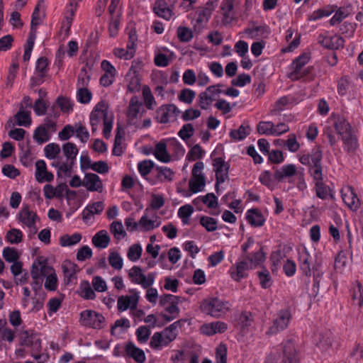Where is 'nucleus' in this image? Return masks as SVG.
<instances>
[{
  "label": "nucleus",
  "mask_w": 363,
  "mask_h": 363,
  "mask_svg": "<svg viewBox=\"0 0 363 363\" xmlns=\"http://www.w3.org/2000/svg\"><path fill=\"white\" fill-rule=\"evenodd\" d=\"M265 255L259 246H257V251L245 257L238 259L228 270V274L235 281H240L247 277L249 272L263 264Z\"/></svg>",
  "instance_id": "obj_1"
},
{
  "label": "nucleus",
  "mask_w": 363,
  "mask_h": 363,
  "mask_svg": "<svg viewBox=\"0 0 363 363\" xmlns=\"http://www.w3.org/2000/svg\"><path fill=\"white\" fill-rule=\"evenodd\" d=\"M90 124L92 131H95L101 120H103V135L109 138L113 125V113L109 111L108 104L104 100H101L93 108L89 115Z\"/></svg>",
  "instance_id": "obj_2"
},
{
  "label": "nucleus",
  "mask_w": 363,
  "mask_h": 363,
  "mask_svg": "<svg viewBox=\"0 0 363 363\" xmlns=\"http://www.w3.org/2000/svg\"><path fill=\"white\" fill-rule=\"evenodd\" d=\"M204 164L197 162L194 164L191 177L189 181V189L177 188V191L183 197H190L194 194L204 191L206 186V177L203 173Z\"/></svg>",
  "instance_id": "obj_3"
},
{
  "label": "nucleus",
  "mask_w": 363,
  "mask_h": 363,
  "mask_svg": "<svg viewBox=\"0 0 363 363\" xmlns=\"http://www.w3.org/2000/svg\"><path fill=\"white\" fill-rule=\"evenodd\" d=\"M179 327V323L176 321L162 331L155 333L150 338V347L155 350H162L167 347L177 338Z\"/></svg>",
  "instance_id": "obj_4"
},
{
  "label": "nucleus",
  "mask_w": 363,
  "mask_h": 363,
  "mask_svg": "<svg viewBox=\"0 0 363 363\" xmlns=\"http://www.w3.org/2000/svg\"><path fill=\"white\" fill-rule=\"evenodd\" d=\"M169 150H174L177 157H182L185 153V149L183 145L175 138L169 139L167 143L160 142L156 144L154 150L155 158L163 163H168L172 160V156L168 152Z\"/></svg>",
  "instance_id": "obj_5"
},
{
  "label": "nucleus",
  "mask_w": 363,
  "mask_h": 363,
  "mask_svg": "<svg viewBox=\"0 0 363 363\" xmlns=\"http://www.w3.org/2000/svg\"><path fill=\"white\" fill-rule=\"evenodd\" d=\"M231 304L229 301L218 298L210 297L202 301L200 309L203 313L213 318H220L230 311Z\"/></svg>",
  "instance_id": "obj_6"
},
{
  "label": "nucleus",
  "mask_w": 363,
  "mask_h": 363,
  "mask_svg": "<svg viewBox=\"0 0 363 363\" xmlns=\"http://www.w3.org/2000/svg\"><path fill=\"white\" fill-rule=\"evenodd\" d=\"M315 345L322 353L331 354L339 347L337 338L330 330H325L318 334Z\"/></svg>",
  "instance_id": "obj_7"
},
{
  "label": "nucleus",
  "mask_w": 363,
  "mask_h": 363,
  "mask_svg": "<svg viewBox=\"0 0 363 363\" xmlns=\"http://www.w3.org/2000/svg\"><path fill=\"white\" fill-rule=\"evenodd\" d=\"M128 277L131 283L147 289L154 284L156 275L152 272L145 274L140 267L133 266L129 269Z\"/></svg>",
  "instance_id": "obj_8"
},
{
  "label": "nucleus",
  "mask_w": 363,
  "mask_h": 363,
  "mask_svg": "<svg viewBox=\"0 0 363 363\" xmlns=\"http://www.w3.org/2000/svg\"><path fill=\"white\" fill-rule=\"evenodd\" d=\"M139 224L140 233H150L161 225L162 218L147 208L139 219Z\"/></svg>",
  "instance_id": "obj_9"
},
{
  "label": "nucleus",
  "mask_w": 363,
  "mask_h": 363,
  "mask_svg": "<svg viewBox=\"0 0 363 363\" xmlns=\"http://www.w3.org/2000/svg\"><path fill=\"white\" fill-rule=\"evenodd\" d=\"M53 270V267L48 264L46 259L38 258L33 262L30 269V275L34 280V284H40L43 279Z\"/></svg>",
  "instance_id": "obj_10"
},
{
  "label": "nucleus",
  "mask_w": 363,
  "mask_h": 363,
  "mask_svg": "<svg viewBox=\"0 0 363 363\" xmlns=\"http://www.w3.org/2000/svg\"><path fill=\"white\" fill-rule=\"evenodd\" d=\"M80 322L84 326L101 329L104 325L105 318L100 313L92 310H85L81 313Z\"/></svg>",
  "instance_id": "obj_11"
},
{
  "label": "nucleus",
  "mask_w": 363,
  "mask_h": 363,
  "mask_svg": "<svg viewBox=\"0 0 363 363\" xmlns=\"http://www.w3.org/2000/svg\"><path fill=\"white\" fill-rule=\"evenodd\" d=\"M221 84L209 86L199 96V104L202 109H208L213 102L223 93Z\"/></svg>",
  "instance_id": "obj_12"
},
{
  "label": "nucleus",
  "mask_w": 363,
  "mask_h": 363,
  "mask_svg": "<svg viewBox=\"0 0 363 363\" xmlns=\"http://www.w3.org/2000/svg\"><path fill=\"white\" fill-rule=\"evenodd\" d=\"M17 216L19 223L30 229H35V224L40 220L36 212L31 210L28 205L23 206Z\"/></svg>",
  "instance_id": "obj_13"
},
{
  "label": "nucleus",
  "mask_w": 363,
  "mask_h": 363,
  "mask_svg": "<svg viewBox=\"0 0 363 363\" xmlns=\"http://www.w3.org/2000/svg\"><path fill=\"white\" fill-rule=\"evenodd\" d=\"M301 356L295 343L287 340L282 343V363H300Z\"/></svg>",
  "instance_id": "obj_14"
},
{
  "label": "nucleus",
  "mask_w": 363,
  "mask_h": 363,
  "mask_svg": "<svg viewBox=\"0 0 363 363\" xmlns=\"http://www.w3.org/2000/svg\"><path fill=\"white\" fill-rule=\"evenodd\" d=\"M129 292L130 295L121 296L118 298L117 308L119 311H125L129 308H136L140 298V293L136 289H130Z\"/></svg>",
  "instance_id": "obj_15"
},
{
  "label": "nucleus",
  "mask_w": 363,
  "mask_h": 363,
  "mask_svg": "<svg viewBox=\"0 0 363 363\" xmlns=\"http://www.w3.org/2000/svg\"><path fill=\"white\" fill-rule=\"evenodd\" d=\"M341 196L345 205L352 211L360 207V200L351 186H345L341 189Z\"/></svg>",
  "instance_id": "obj_16"
},
{
  "label": "nucleus",
  "mask_w": 363,
  "mask_h": 363,
  "mask_svg": "<svg viewBox=\"0 0 363 363\" xmlns=\"http://www.w3.org/2000/svg\"><path fill=\"white\" fill-rule=\"evenodd\" d=\"M318 40L325 48L333 50L342 48L345 43V40L341 36L328 32L320 33Z\"/></svg>",
  "instance_id": "obj_17"
},
{
  "label": "nucleus",
  "mask_w": 363,
  "mask_h": 363,
  "mask_svg": "<svg viewBox=\"0 0 363 363\" xmlns=\"http://www.w3.org/2000/svg\"><path fill=\"white\" fill-rule=\"evenodd\" d=\"M101 68L103 70L104 74L100 78V84L104 87H108L111 86L116 79L117 75L116 69L108 60H106L101 61Z\"/></svg>",
  "instance_id": "obj_18"
},
{
  "label": "nucleus",
  "mask_w": 363,
  "mask_h": 363,
  "mask_svg": "<svg viewBox=\"0 0 363 363\" xmlns=\"http://www.w3.org/2000/svg\"><path fill=\"white\" fill-rule=\"evenodd\" d=\"M213 167L216 173V184L223 183L228 177V163L222 157H215L213 160Z\"/></svg>",
  "instance_id": "obj_19"
},
{
  "label": "nucleus",
  "mask_w": 363,
  "mask_h": 363,
  "mask_svg": "<svg viewBox=\"0 0 363 363\" xmlns=\"http://www.w3.org/2000/svg\"><path fill=\"white\" fill-rule=\"evenodd\" d=\"M35 167V178L38 182H50L54 179V174L48 171L46 162L43 160H37Z\"/></svg>",
  "instance_id": "obj_20"
},
{
  "label": "nucleus",
  "mask_w": 363,
  "mask_h": 363,
  "mask_svg": "<svg viewBox=\"0 0 363 363\" xmlns=\"http://www.w3.org/2000/svg\"><path fill=\"white\" fill-rule=\"evenodd\" d=\"M291 319V313L288 310L281 311L270 327L268 333L272 335L284 330Z\"/></svg>",
  "instance_id": "obj_21"
},
{
  "label": "nucleus",
  "mask_w": 363,
  "mask_h": 363,
  "mask_svg": "<svg viewBox=\"0 0 363 363\" xmlns=\"http://www.w3.org/2000/svg\"><path fill=\"white\" fill-rule=\"evenodd\" d=\"M178 109L174 104L162 106L157 111V119L161 123H167L175 119Z\"/></svg>",
  "instance_id": "obj_22"
},
{
  "label": "nucleus",
  "mask_w": 363,
  "mask_h": 363,
  "mask_svg": "<svg viewBox=\"0 0 363 363\" xmlns=\"http://www.w3.org/2000/svg\"><path fill=\"white\" fill-rule=\"evenodd\" d=\"M155 64L158 67H166L171 60L174 58V52L166 47L159 46L154 50Z\"/></svg>",
  "instance_id": "obj_23"
},
{
  "label": "nucleus",
  "mask_w": 363,
  "mask_h": 363,
  "mask_svg": "<svg viewBox=\"0 0 363 363\" xmlns=\"http://www.w3.org/2000/svg\"><path fill=\"white\" fill-rule=\"evenodd\" d=\"M227 330V323L220 320L205 323L200 328L201 333L207 336H212L217 333H223Z\"/></svg>",
  "instance_id": "obj_24"
},
{
  "label": "nucleus",
  "mask_w": 363,
  "mask_h": 363,
  "mask_svg": "<svg viewBox=\"0 0 363 363\" xmlns=\"http://www.w3.org/2000/svg\"><path fill=\"white\" fill-rule=\"evenodd\" d=\"M309 59L310 57L306 53L302 54L295 59L291 65V69L292 71L289 74V77L292 80H296L301 77V71L308 62Z\"/></svg>",
  "instance_id": "obj_25"
},
{
  "label": "nucleus",
  "mask_w": 363,
  "mask_h": 363,
  "mask_svg": "<svg viewBox=\"0 0 363 363\" xmlns=\"http://www.w3.org/2000/svg\"><path fill=\"white\" fill-rule=\"evenodd\" d=\"M21 304L22 308L28 310L29 313H37L43 308L44 298L34 295L28 298H21Z\"/></svg>",
  "instance_id": "obj_26"
},
{
  "label": "nucleus",
  "mask_w": 363,
  "mask_h": 363,
  "mask_svg": "<svg viewBox=\"0 0 363 363\" xmlns=\"http://www.w3.org/2000/svg\"><path fill=\"white\" fill-rule=\"evenodd\" d=\"M84 186L89 191L101 192L104 189L101 178L94 173H86L84 174Z\"/></svg>",
  "instance_id": "obj_27"
},
{
  "label": "nucleus",
  "mask_w": 363,
  "mask_h": 363,
  "mask_svg": "<svg viewBox=\"0 0 363 363\" xmlns=\"http://www.w3.org/2000/svg\"><path fill=\"white\" fill-rule=\"evenodd\" d=\"M55 124L54 123L43 124L38 126L34 131L33 139L39 144L48 141L51 138L50 128L54 129Z\"/></svg>",
  "instance_id": "obj_28"
},
{
  "label": "nucleus",
  "mask_w": 363,
  "mask_h": 363,
  "mask_svg": "<svg viewBox=\"0 0 363 363\" xmlns=\"http://www.w3.org/2000/svg\"><path fill=\"white\" fill-rule=\"evenodd\" d=\"M142 104L139 101L138 97H132L128 109V118L130 123L136 124L138 119L142 116Z\"/></svg>",
  "instance_id": "obj_29"
},
{
  "label": "nucleus",
  "mask_w": 363,
  "mask_h": 363,
  "mask_svg": "<svg viewBox=\"0 0 363 363\" xmlns=\"http://www.w3.org/2000/svg\"><path fill=\"white\" fill-rule=\"evenodd\" d=\"M72 162L62 159L60 161L52 162L51 165L57 170V175L58 177H69L72 174Z\"/></svg>",
  "instance_id": "obj_30"
},
{
  "label": "nucleus",
  "mask_w": 363,
  "mask_h": 363,
  "mask_svg": "<svg viewBox=\"0 0 363 363\" xmlns=\"http://www.w3.org/2000/svg\"><path fill=\"white\" fill-rule=\"evenodd\" d=\"M45 157L52 162L60 161L65 157L61 155L62 147L59 144L50 143L44 147Z\"/></svg>",
  "instance_id": "obj_31"
},
{
  "label": "nucleus",
  "mask_w": 363,
  "mask_h": 363,
  "mask_svg": "<svg viewBox=\"0 0 363 363\" xmlns=\"http://www.w3.org/2000/svg\"><path fill=\"white\" fill-rule=\"evenodd\" d=\"M125 350L126 354L138 363H143L146 359L144 351L133 342L127 343Z\"/></svg>",
  "instance_id": "obj_32"
},
{
  "label": "nucleus",
  "mask_w": 363,
  "mask_h": 363,
  "mask_svg": "<svg viewBox=\"0 0 363 363\" xmlns=\"http://www.w3.org/2000/svg\"><path fill=\"white\" fill-rule=\"evenodd\" d=\"M155 13L160 18L167 21L170 20L173 16V11L164 0H158L154 6Z\"/></svg>",
  "instance_id": "obj_33"
},
{
  "label": "nucleus",
  "mask_w": 363,
  "mask_h": 363,
  "mask_svg": "<svg viewBox=\"0 0 363 363\" xmlns=\"http://www.w3.org/2000/svg\"><path fill=\"white\" fill-rule=\"evenodd\" d=\"M104 208V203L96 201L89 204L82 212L83 220L86 222L90 220L95 214L101 213Z\"/></svg>",
  "instance_id": "obj_34"
},
{
  "label": "nucleus",
  "mask_w": 363,
  "mask_h": 363,
  "mask_svg": "<svg viewBox=\"0 0 363 363\" xmlns=\"http://www.w3.org/2000/svg\"><path fill=\"white\" fill-rule=\"evenodd\" d=\"M247 221L255 227H260L265 222V218L258 209H249L245 214Z\"/></svg>",
  "instance_id": "obj_35"
},
{
  "label": "nucleus",
  "mask_w": 363,
  "mask_h": 363,
  "mask_svg": "<svg viewBox=\"0 0 363 363\" xmlns=\"http://www.w3.org/2000/svg\"><path fill=\"white\" fill-rule=\"evenodd\" d=\"M259 180L262 184L264 185L270 190L274 189L279 182L276 177V172L274 174H272L267 170L261 172L259 176Z\"/></svg>",
  "instance_id": "obj_36"
},
{
  "label": "nucleus",
  "mask_w": 363,
  "mask_h": 363,
  "mask_svg": "<svg viewBox=\"0 0 363 363\" xmlns=\"http://www.w3.org/2000/svg\"><path fill=\"white\" fill-rule=\"evenodd\" d=\"M127 89L130 93L140 91L141 80L135 72L130 70L126 75Z\"/></svg>",
  "instance_id": "obj_37"
},
{
  "label": "nucleus",
  "mask_w": 363,
  "mask_h": 363,
  "mask_svg": "<svg viewBox=\"0 0 363 363\" xmlns=\"http://www.w3.org/2000/svg\"><path fill=\"white\" fill-rule=\"evenodd\" d=\"M294 104V99L291 96H283L279 98L274 104L271 110L272 114L278 113L282 111L290 108Z\"/></svg>",
  "instance_id": "obj_38"
},
{
  "label": "nucleus",
  "mask_w": 363,
  "mask_h": 363,
  "mask_svg": "<svg viewBox=\"0 0 363 363\" xmlns=\"http://www.w3.org/2000/svg\"><path fill=\"white\" fill-rule=\"evenodd\" d=\"M246 33L250 38L263 39L267 38L269 35L270 30L266 26H260L247 29Z\"/></svg>",
  "instance_id": "obj_39"
},
{
  "label": "nucleus",
  "mask_w": 363,
  "mask_h": 363,
  "mask_svg": "<svg viewBox=\"0 0 363 363\" xmlns=\"http://www.w3.org/2000/svg\"><path fill=\"white\" fill-rule=\"evenodd\" d=\"M62 151L64 154L65 160L74 162L79 153V150L77 145L70 142L65 143L62 146Z\"/></svg>",
  "instance_id": "obj_40"
},
{
  "label": "nucleus",
  "mask_w": 363,
  "mask_h": 363,
  "mask_svg": "<svg viewBox=\"0 0 363 363\" xmlns=\"http://www.w3.org/2000/svg\"><path fill=\"white\" fill-rule=\"evenodd\" d=\"M310 259L311 255L306 249H302L298 251V259L300 268L306 275L311 274Z\"/></svg>",
  "instance_id": "obj_41"
},
{
  "label": "nucleus",
  "mask_w": 363,
  "mask_h": 363,
  "mask_svg": "<svg viewBox=\"0 0 363 363\" xmlns=\"http://www.w3.org/2000/svg\"><path fill=\"white\" fill-rule=\"evenodd\" d=\"M297 172V168L294 164L283 165L276 171V177L279 181L294 176Z\"/></svg>",
  "instance_id": "obj_42"
},
{
  "label": "nucleus",
  "mask_w": 363,
  "mask_h": 363,
  "mask_svg": "<svg viewBox=\"0 0 363 363\" xmlns=\"http://www.w3.org/2000/svg\"><path fill=\"white\" fill-rule=\"evenodd\" d=\"M110 242V238L106 230H100L92 238L93 245L101 249L107 247Z\"/></svg>",
  "instance_id": "obj_43"
},
{
  "label": "nucleus",
  "mask_w": 363,
  "mask_h": 363,
  "mask_svg": "<svg viewBox=\"0 0 363 363\" xmlns=\"http://www.w3.org/2000/svg\"><path fill=\"white\" fill-rule=\"evenodd\" d=\"M78 294L82 298L86 300H93L96 298V294L91 288L90 283L86 280L80 282Z\"/></svg>",
  "instance_id": "obj_44"
},
{
  "label": "nucleus",
  "mask_w": 363,
  "mask_h": 363,
  "mask_svg": "<svg viewBox=\"0 0 363 363\" xmlns=\"http://www.w3.org/2000/svg\"><path fill=\"white\" fill-rule=\"evenodd\" d=\"M64 186L62 184H58L53 186L51 184H46L43 187L44 196L48 199H52L55 197H60L62 196Z\"/></svg>",
  "instance_id": "obj_45"
},
{
  "label": "nucleus",
  "mask_w": 363,
  "mask_h": 363,
  "mask_svg": "<svg viewBox=\"0 0 363 363\" xmlns=\"http://www.w3.org/2000/svg\"><path fill=\"white\" fill-rule=\"evenodd\" d=\"M81 240L82 235L79 233L65 234L60 238L59 243L62 247H72L79 243Z\"/></svg>",
  "instance_id": "obj_46"
},
{
  "label": "nucleus",
  "mask_w": 363,
  "mask_h": 363,
  "mask_svg": "<svg viewBox=\"0 0 363 363\" xmlns=\"http://www.w3.org/2000/svg\"><path fill=\"white\" fill-rule=\"evenodd\" d=\"M343 141V147L347 152L354 151L358 147V140L353 132L341 137Z\"/></svg>",
  "instance_id": "obj_47"
},
{
  "label": "nucleus",
  "mask_w": 363,
  "mask_h": 363,
  "mask_svg": "<svg viewBox=\"0 0 363 363\" xmlns=\"http://www.w3.org/2000/svg\"><path fill=\"white\" fill-rule=\"evenodd\" d=\"M62 269L65 277L68 281H71L72 279H74L77 272H78L77 265L69 260H65L62 262Z\"/></svg>",
  "instance_id": "obj_48"
},
{
  "label": "nucleus",
  "mask_w": 363,
  "mask_h": 363,
  "mask_svg": "<svg viewBox=\"0 0 363 363\" xmlns=\"http://www.w3.org/2000/svg\"><path fill=\"white\" fill-rule=\"evenodd\" d=\"M335 128L341 137L352 132L350 123L342 117L337 118L335 123Z\"/></svg>",
  "instance_id": "obj_49"
},
{
  "label": "nucleus",
  "mask_w": 363,
  "mask_h": 363,
  "mask_svg": "<svg viewBox=\"0 0 363 363\" xmlns=\"http://www.w3.org/2000/svg\"><path fill=\"white\" fill-rule=\"evenodd\" d=\"M39 93L40 96L34 103L33 111L37 116H41L46 113L49 102L43 99L42 95L45 94L44 92L40 90Z\"/></svg>",
  "instance_id": "obj_50"
},
{
  "label": "nucleus",
  "mask_w": 363,
  "mask_h": 363,
  "mask_svg": "<svg viewBox=\"0 0 363 363\" xmlns=\"http://www.w3.org/2000/svg\"><path fill=\"white\" fill-rule=\"evenodd\" d=\"M5 320H0V341L6 340L12 342L16 337L15 332L9 327L5 326Z\"/></svg>",
  "instance_id": "obj_51"
},
{
  "label": "nucleus",
  "mask_w": 363,
  "mask_h": 363,
  "mask_svg": "<svg viewBox=\"0 0 363 363\" xmlns=\"http://www.w3.org/2000/svg\"><path fill=\"white\" fill-rule=\"evenodd\" d=\"M351 293L354 304L361 307L363 304V286L356 282L352 287Z\"/></svg>",
  "instance_id": "obj_52"
},
{
  "label": "nucleus",
  "mask_w": 363,
  "mask_h": 363,
  "mask_svg": "<svg viewBox=\"0 0 363 363\" xmlns=\"http://www.w3.org/2000/svg\"><path fill=\"white\" fill-rule=\"evenodd\" d=\"M199 202L203 203L209 208H216L218 206V199L213 194H207L194 200V204H198Z\"/></svg>",
  "instance_id": "obj_53"
},
{
  "label": "nucleus",
  "mask_w": 363,
  "mask_h": 363,
  "mask_svg": "<svg viewBox=\"0 0 363 363\" xmlns=\"http://www.w3.org/2000/svg\"><path fill=\"white\" fill-rule=\"evenodd\" d=\"M108 261L111 267L116 270H121L123 267V257L115 250H111L109 252Z\"/></svg>",
  "instance_id": "obj_54"
},
{
  "label": "nucleus",
  "mask_w": 363,
  "mask_h": 363,
  "mask_svg": "<svg viewBox=\"0 0 363 363\" xmlns=\"http://www.w3.org/2000/svg\"><path fill=\"white\" fill-rule=\"evenodd\" d=\"M142 252L143 247L141 244L134 243L128 247L127 257L130 261L135 262L140 259Z\"/></svg>",
  "instance_id": "obj_55"
},
{
  "label": "nucleus",
  "mask_w": 363,
  "mask_h": 363,
  "mask_svg": "<svg viewBox=\"0 0 363 363\" xmlns=\"http://www.w3.org/2000/svg\"><path fill=\"white\" fill-rule=\"evenodd\" d=\"M75 136L84 144L86 143L90 138L87 128L80 122L75 123Z\"/></svg>",
  "instance_id": "obj_56"
},
{
  "label": "nucleus",
  "mask_w": 363,
  "mask_h": 363,
  "mask_svg": "<svg viewBox=\"0 0 363 363\" xmlns=\"http://www.w3.org/2000/svg\"><path fill=\"white\" fill-rule=\"evenodd\" d=\"M250 133V129L247 125H241L238 129L232 130L230 135L234 141H240L245 139Z\"/></svg>",
  "instance_id": "obj_57"
},
{
  "label": "nucleus",
  "mask_w": 363,
  "mask_h": 363,
  "mask_svg": "<svg viewBox=\"0 0 363 363\" xmlns=\"http://www.w3.org/2000/svg\"><path fill=\"white\" fill-rule=\"evenodd\" d=\"M21 255V252L13 247H7L2 251L3 257L9 263L18 262Z\"/></svg>",
  "instance_id": "obj_58"
},
{
  "label": "nucleus",
  "mask_w": 363,
  "mask_h": 363,
  "mask_svg": "<svg viewBox=\"0 0 363 363\" xmlns=\"http://www.w3.org/2000/svg\"><path fill=\"white\" fill-rule=\"evenodd\" d=\"M178 302H172L169 303L161 315L167 321H170L176 318L179 314V308L177 306Z\"/></svg>",
  "instance_id": "obj_59"
},
{
  "label": "nucleus",
  "mask_w": 363,
  "mask_h": 363,
  "mask_svg": "<svg viewBox=\"0 0 363 363\" xmlns=\"http://www.w3.org/2000/svg\"><path fill=\"white\" fill-rule=\"evenodd\" d=\"M130 327V322L127 318L116 320L111 327V332L113 335H118Z\"/></svg>",
  "instance_id": "obj_60"
},
{
  "label": "nucleus",
  "mask_w": 363,
  "mask_h": 363,
  "mask_svg": "<svg viewBox=\"0 0 363 363\" xmlns=\"http://www.w3.org/2000/svg\"><path fill=\"white\" fill-rule=\"evenodd\" d=\"M17 125L20 126L28 127L31 125L32 120L30 112L20 109L15 115Z\"/></svg>",
  "instance_id": "obj_61"
},
{
  "label": "nucleus",
  "mask_w": 363,
  "mask_h": 363,
  "mask_svg": "<svg viewBox=\"0 0 363 363\" xmlns=\"http://www.w3.org/2000/svg\"><path fill=\"white\" fill-rule=\"evenodd\" d=\"M76 98L80 104H88L91 101L92 93L86 87L77 88Z\"/></svg>",
  "instance_id": "obj_62"
},
{
  "label": "nucleus",
  "mask_w": 363,
  "mask_h": 363,
  "mask_svg": "<svg viewBox=\"0 0 363 363\" xmlns=\"http://www.w3.org/2000/svg\"><path fill=\"white\" fill-rule=\"evenodd\" d=\"M110 231L117 240H121L126 235L125 230L121 221H113L110 225Z\"/></svg>",
  "instance_id": "obj_63"
},
{
  "label": "nucleus",
  "mask_w": 363,
  "mask_h": 363,
  "mask_svg": "<svg viewBox=\"0 0 363 363\" xmlns=\"http://www.w3.org/2000/svg\"><path fill=\"white\" fill-rule=\"evenodd\" d=\"M258 277L260 286L262 289H269L272 286L273 284V279L270 272L267 269H263L259 272Z\"/></svg>",
  "instance_id": "obj_64"
}]
</instances>
